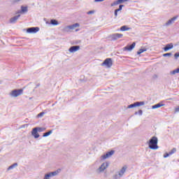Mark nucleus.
<instances>
[{"label": "nucleus", "instance_id": "obj_1", "mask_svg": "<svg viewBox=\"0 0 179 179\" xmlns=\"http://www.w3.org/2000/svg\"><path fill=\"white\" fill-rule=\"evenodd\" d=\"M157 142H159L157 137L156 136L152 137L150 139V141L148 143L150 149H152L153 150H156L159 149V145H157Z\"/></svg>", "mask_w": 179, "mask_h": 179}, {"label": "nucleus", "instance_id": "obj_2", "mask_svg": "<svg viewBox=\"0 0 179 179\" xmlns=\"http://www.w3.org/2000/svg\"><path fill=\"white\" fill-rule=\"evenodd\" d=\"M110 166V163L103 162L101 165L96 169L97 174H101V173H104V170H106Z\"/></svg>", "mask_w": 179, "mask_h": 179}, {"label": "nucleus", "instance_id": "obj_3", "mask_svg": "<svg viewBox=\"0 0 179 179\" xmlns=\"http://www.w3.org/2000/svg\"><path fill=\"white\" fill-rule=\"evenodd\" d=\"M60 171H61V169H57V171H55L53 172H49L45 174L43 179L52 178V177H55L57 174H59Z\"/></svg>", "mask_w": 179, "mask_h": 179}, {"label": "nucleus", "instance_id": "obj_4", "mask_svg": "<svg viewBox=\"0 0 179 179\" xmlns=\"http://www.w3.org/2000/svg\"><path fill=\"white\" fill-rule=\"evenodd\" d=\"M127 171V166H123L120 171H118L117 173H116V174L113 176L114 179H120L121 178V177H122V176H124V174L125 173V172Z\"/></svg>", "mask_w": 179, "mask_h": 179}, {"label": "nucleus", "instance_id": "obj_5", "mask_svg": "<svg viewBox=\"0 0 179 179\" xmlns=\"http://www.w3.org/2000/svg\"><path fill=\"white\" fill-rule=\"evenodd\" d=\"M22 94L23 90H13L10 93V96H11V97H19V96H20Z\"/></svg>", "mask_w": 179, "mask_h": 179}, {"label": "nucleus", "instance_id": "obj_6", "mask_svg": "<svg viewBox=\"0 0 179 179\" xmlns=\"http://www.w3.org/2000/svg\"><path fill=\"white\" fill-rule=\"evenodd\" d=\"M76 27H79V23H76V24L65 27L64 28V31H66L68 33L71 31V30H75Z\"/></svg>", "mask_w": 179, "mask_h": 179}, {"label": "nucleus", "instance_id": "obj_7", "mask_svg": "<svg viewBox=\"0 0 179 179\" xmlns=\"http://www.w3.org/2000/svg\"><path fill=\"white\" fill-rule=\"evenodd\" d=\"M102 66H106V68H111L113 66V59L111 58H107L101 64Z\"/></svg>", "mask_w": 179, "mask_h": 179}, {"label": "nucleus", "instance_id": "obj_8", "mask_svg": "<svg viewBox=\"0 0 179 179\" xmlns=\"http://www.w3.org/2000/svg\"><path fill=\"white\" fill-rule=\"evenodd\" d=\"M178 19V15L174 16L170 20H169L165 24H164V26L165 27H169V26H171V24H173V23H174Z\"/></svg>", "mask_w": 179, "mask_h": 179}, {"label": "nucleus", "instance_id": "obj_9", "mask_svg": "<svg viewBox=\"0 0 179 179\" xmlns=\"http://www.w3.org/2000/svg\"><path fill=\"white\" fill-rule=\"evenodd\" d=\"M38 31H40V28L38 27H29L27 29V33H29V34H35V33H37Z\"/></svg>", "mask_w": 179, "mask_h": 179}, {"label": "nucleus", "instance_id": "obj_10", "mask_svg": "<svg viewBox=\"0 0 179 179\" xmlns=\"http://www.w3.org/2000/svg\"><path fill=\"white\" fill-rule=\"evenodd\" d=\"M115 153V151L114 150H110V152H106V154L102 155L101 157L103 159V160H106V159H108V157H111Z\"/></svg>", "mask_w": 179, "mask_h": 179}, {"label": "nucleus", "instance_id": "obj_11", "mask_svg": "<svg viewBox=\"0 0 179 179\" xmlns=\"http://www.w3.org/2000/svg\"><path fill=\"white\" fill-rule=\"evenodd\" d=\"M124 35L122 34H113L110 36L112 40H118V38H122Z\"/></svg>", "mask_w": 179, "mask_h": 179}, {"label": "nucleus", "instance_id": "obj_12", "mask_svg": "<svg viewBox=\"0 0 179 179\" xmlns=\"http://www.w3.org/2000/svg\"><path fill=\"white\" fill-rule=\"evenodd\" d=\"M80 48L79 45H73L69 49V52H76V51H79Z\"/></svg>", "mask_w": 179, "mask_h": 179}, {"label": "nucleus", "instance_id": "obj_13", "mask_svg": "<svg viewBox=\"0 0 179 179\" xmlns=\"http://www.w3.org/2000/svg\"><path fill=\"white\" fill-rule=\"evenodd\" d=\"M31 135L35 138V139H37V138H40V134H38V131H37V129L34 128L31 131Z\"/></svg>", "mask_w": 179, "mask_h": 179}, {"label": "nucleus", "instance_id": "obj_14", "mask_svg": "<svg viewBox=\"0 0 179 179\" xmlns=\"http://www.w3.org/2000/svg\"><path fill=\"white\" fill-rule=\"evenodd\" d=\"M174 48V45H173V43H168L163 48V50H164V51H165V52H167V51H169V50H172V48Z\"/></svg>", "mask_w": 179, "mask_h": 179}, {"label": "nucleus", "instance_id": "obj_15", "mask_svg": "<svg viewBox=\"0 0 179 179\" xmlns=\"http://www.w3.org/2000/svg\"><path fill=\"white\" fill-rule=\"evenodd\" d=\"M135 45H136V43H135V42H134L131 45L126 46L124 48V50H126L127 51H132V50H134V48H135Z\"/></svg>", "mask_w": 179, "mask_h": 179}, {"label": "nucleus", "instance_id": "obj_16", "mask_svg": "<svg viewBox=\"0 0 179 179\" xmlns=\"http://www.w3.org/2000/svg\"><path fill=\"white\" fill-rule=\"evenodd\" d=\"M17 163H14L12 165H10V166H8L6 169V172L8 173V171H10L15 169H16V167H17Z\"/></svg>", "mask_w": 179, "mask_h": 179}, {"label": "nucleus", "instance_id": "obj_17", "mask_svg": "<svg viewBox=\"0 0 179 179\" xmlns=\"http://www.w3.org/2000/svg\"><path fill=\"white\" fill-rule=\"evenodd\" d=\"M20 17V15H15L10 19V23H15L17 22V19Z\"/></svg>", "mask_w": 179, "mask_h": 179}, {"label": "nucleus", "instance_id": "obj_18", "mask_svg": "<svg viewBox=\"0 0 179 179\" xmlns=\"http://www.w3.org/2000/svg\"><path fill=\"white\" fill-rule=\"evenodd\" d=\"M163 106H164V104L159 103L155 105H153L152 106V110H155L156 108H160V107H163Z\"/></svg>", "mask_w": 179, "mask_h": 179}, {"label": "nucleus", "instance_id": "obj_19", "mask_svg": "<svg viewBox=\"0 0 179 179\" xmlns=\"http://www.w3.org/2000/svg\"><path fill=\"white\" fill-rule=\"evenodd\" d=\"M29 10L27 9V6H21V10L19 13H26Z\"/></svg>", "mask_w": 179, "mask_h": 179}, {"label": "nucleus", "instance_id": "obj_20", "mask_svg": "<svg viewBox=\"0 0 179 179\" xmlns=\"http://www.w3.org/2000/svg\"><path fill=\"white\" fill-rule=\"evenodd\" d=\"M128 30H131V28L127 27V26L124 25L122 27H120L121 31H128Z\"/></svg>", "mask_w": 179, "mask_h": 179}, {"label": "nucleus", "instance_id": "obj_21", "mask_svg": "<svg viewBox=\"0 0 179 179\" xmlns=\"http://www.w3.org/2000/svg\"><path fill=\"white\" fill-rule=\"evenodd\" d=\"M136 103V107H141V106H145V101H137Z\"/></svg>", "mask_w": 179, "mask_h": 179}, {"label": "nucleus", "instance_id": "obj_22", "mask_svg": "<svg viewBox=\"0 0 179 179\" xmlns=\"http://www.w3.org/2000/svg\"><path fill=\"white\" fill-rule=\"evenodd\" d=\"M50 24H52L53 26H58L59 23L57 20H51Z\"/></svg>", "mask_w": 179, "mask_h": 179}, {"label": "nucleus", "instance_id": "obj_23", "mask_svg": "<svg viewBox=\"0 0 179 179\" xmlns=\"http://www.w3.org/2000/svg\"><path fill=\"white\" fill-rule=\"evenodd\" d=\"M52 134V130H50V131H49L48 132L44 133L43 134V138H45L47 136H50V135H51Z\"/></svg>", "mask_w": 179, "mask_h": 179}, {"label": "nucleus", "instance_id": "obj_24", "mask_svg": "<svg viewBox=\"0 0 179 179\" xmlns=\"http://www.w3.org/2000/svg\"><path fill=\"white\" fill-rule=\"evenodd\" d=\"M35 129L38 132H44V131H45V128L44 127H35Z\"/></svg>", "mask_w": 179, "mask_h": 179}, {"label": "nucleus", "instance_id": "obj_25", "mask_svg": "<svg viewBox=\"0 0 179 179\" xmlns=\"http://www.w3.org/2000/svg\"><path fill=\"white\" fill-rule=\"evenodd\" d=\"M176 152H177V149L176 148H173L170 152H169V155H174V153H176Z\"/></svg>", "mask_w": 179, "mask_h": 179}, {"label": "nucleus", "instance_id": "obj_26", "mask_svg": "<svg viewBox=\"0 0 179 179\" xmlns=\"http://www.w3.org/2000/svg\"><path fill=\"white\" fill-rule=\"evenodd\" d=\"M145 51H146V49H140V50L137 52V54H138V55H141V54H142V52H145Z\"/></svg>", "mask_w": 179, "mask_h": 179}, {"label": "nucleus", "instance_id": "obj_27", "mask_svg": "<svg viewBox=\"0 0 179 179\" xmlns=\"http://www.w3.org/2000/svg\"><path fill=\"white\" fill-rule=\"evenodd\" d=\"M135 107H136V103H134L133 104H131V105H129L127 108H134Z\"/></svg>", "mask_w": 179, "mask_h": 179}, {"label": "nucleus", "instance_id": "obj_28", "mask_svg": "<svg viewBox=\"0 0 179 179\" xmlns=\"http://www.w3.org/2000/svg\"><path fill=\"white\" fill-rule=\"evenodd\" d=\"M44 114H45L44 112H41L37 115V117L41 118V117H44Z\"/></svg>", "mask_w": 179, "mask_h": 179}, {"label": "nucleus", "instance_id": "obj_29", "mask_svg": "<svg viewBox=\"0 0 179 179\" xmlns=\"http://www.w3.org/2000/svg\"><path fill=\"white\" fill-rule=\"evenodd\" d=\"M116 5H118V1H114L113 3H112L110 4V6L113 7V6H116Z\"/></svg>", "mask_w": 179, "mask_h": 179}, {"label": "nucleus", "instance_id": "obj_30", "mask_svg": "<svg viewBox=\"0 0 179 179\" xmlns=\"http://www.w3.org/2000/svg\"><path fill=\"white\" fill-rule=\"evenodd\" d=\"M122 8H124V5H120L119 8L116 9L118 12L122 10Z\"/></svg>", "mask_w": 179, "mask_h": 179}, {"label": "nucleus", "instance_id": "obj_31", "mask_svg": "<svg viewBox=\"0 0 179 179\" xmlns=\"http://www.w3.org/2000/svg\"><path fill=\"white\" fill-rule=\"evenodd\" d=\"M137 114H138V112H135V115H137ZM138 114L139 115H142V114H143V111H142V110H139Z\"/></svg>", "mask_w": 179, "mask_h": 179}, {"label": "nucleus", "instance_id": "obj_32", "mask_svg": "<svg viewBox=\"0 0 179 179\" xmlns=\"http://www.w3.org/2000/svg\"><path fill=\"white\" fill-rule=\"evenodd\" d=\"M163 57H171V53H165L163 55Z\"/></svg>", "mask_w": 179, "mask_h": 179}, {"label": "nucleus", "instance_id": "obj_33", "mask_svg": "<svg viewBox=\"0 0 179 179\" xmlns=\"http://www.w3.org/2000/svg\"><path fill=\"white\" fill-rule=\"evenodd\" d=\"M169 156H171V155H170V152H169V153H165L164 155V157L166 159V157H169Z\"/></svg>", "mask_w": 179, "mask_h": 179}, {"label": "nucleus", "instance_id": "obj_34", "mask_svg": "<svg viewBox=\"0 0 179 179\" xmlns=\"http://www.w3.org/2000/svg\"><path fill=\"white\" fill-rule=\"evenodd\" d=\"M94 13V10H90L87 13V15H93Z\"/></svg>", "mask_w": 179, "mask_h": 179}, {"label": "nucleus", "instance_id": "obj_35", "mask_svg": "<svg viewBox=\"0 0 179 179\" xmlns=\"http://www.w3.org/2000/svg\"><path fill=\"white\" fill-rule=\"evenodd\" d=\"M117 3L120 5V3H124V0H117Z\"/></svg>", "mask_w": 179, "mask_h": 179}, {"label": "nucleus", "instance_id": "obj_36", "mask_svg": "<svg viewBox=\"0 0 179 179\" xmlns=\"http://www.w3.org/2000/svg\"><path fill=\"white\" fill-rule=\"evenodd\" d=\"M117 16H118V11L115 10V17H117Z\"/></svg>", "mask_w": 179, "mask_h": 179}, {"label": "nucleus", "instance_id": "obj_37", "mask_svg": "<svg viewBox=\"0 0 179 179\" xmlns=\"http://www.w3.org/2000/svg\"><path fill=\"white\" fill-rule=\"evenodd\" d=\"M17 2H20V0H13L14 3H16Z\"/></svg>", "mask_w": 179, "mask_h": 179}, {"label": "nucleus", "instance_id": "obj_38", "mask_svg": "<svg viewBox=\"0 0 179 179\" xmlns=\"http://www.w3.org/2000/svg\"><path fill=\"white\" fill-rule=\"evenodd\" d=\"M94 2H103L101 0H94Z\"/></svg>", "mask_w": 179, "mask_h": 179}, {"label": "nucleus", "instance_id": "obj_39", "mask_svg": "<svg viewBox=\"0 0 179 179\" xmlns=\"http://www.w3.org/2000/svg\"><path fill=\"white\" fill-rule=\"evenodd\" d=\"M176 113H178V111H179V106L176 108Z\"/></svg>", "mask_w": 179, "mask_h": 179}, {"label": "nucleus", "instance_id": "obj_40", "mask_svg": "<svg viewBox=\"0 0 179 179\" xmlns=\"http://www.w3.org/2000/svg\"><path fill=\"white\" fill-rule=\"evenodd\" d=\"M129 0H123V2H127Z\"/></svg>", "mask_w": 179, "mask_h": 179}, {"label": "nucleus", "instance_id": "obj_41", "mask_svg": "<svg viewBox=\"0 0 179 179\" xmlns=\"http://www.w3.org/2000/svg\"><path fill=\"white\" fill-rule=\"evenodd\" d=\"M103 1H104V0H101L102 2H103Z\"/></svg>", "mask_w": 179, "mask_h": 179}]
</instances>
